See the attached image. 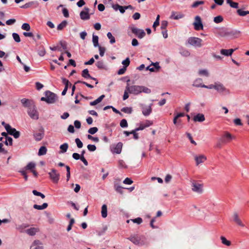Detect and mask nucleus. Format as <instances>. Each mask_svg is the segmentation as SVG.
<instances>
[{
    "label": "nucleus",
    "mask_w": 249,
    "mask_h": 249,
    "mask_svg": "<svg viewBox=\"0 0 249 249\" xmlns=\"http://www.w3.org/2000/svg\"><path fill=\"white\" fill-rule=\"evenodd\" d=\"M128 239L135 245L138 246H142L146 243V238L143 236L133 235L130 236Z\"/></svg>",
    "instance_id": "nucleus-1"
},
{
    "label": "nucleus",
    "mask_w": 249,
    "mask_h": 249,
    "mask_svg": "<svg viewBox=\"0 0 249 249\" xmlns=\"http://www.w3.org/2000/svg\"><path fill=\"white\" fill-rule=\"evenodd\" d=\"M202 40L198 37H190L187 40V43L195 47L200 48L203 45Z\"/></svg>",
    "instance_id": "nucleus-2"
},
{
    "label": "nucleus",
    "mask_w": 249,
    "mask_h": 249,
    "mask_svg": "<svg viewBox=\"0 0 249 249\" xmlns=\"http://www.w3.org/2000/svg\"><path fill=\"white\" fill-rule=\"evenodd\" d=\"M191 186L192 190L197 194H202L204 192L203 184L193 181L192 182Z\"/></svg>",
    "instance_id": "nucleus-3"
},
{
    "label": "nucleus",
    "mask_w": 249,
    "mask_h": 249,
    "mask_svg": "<svg viewBox=\"0 0 249 249\" xmlns=\"http://www.w3.org/2000/svg\"><path fill=\"white\" fill-rule=\"evenodd\" d=\"M5 128L8 133L11 135H13L16 139L19 138L20 136V132L17 131L14 128H12L9 124H5Z\"/></svg>",
    "instance_id": "nucleus-4"
},
{
    "label": "nucleus",
    "mask_w": 249,
    "mask_h": 249,
    "mask_svg": "<svg viewBox=\"0 0 249 249\" xmlns=\"http://www.w3.org/2000/svg\"><path fill=\"white\" fill-rule=\"evenodd\" d=\"M28 113L32 119L34 120H37L38 119V114L34 105L31 106L28 108Z\"/></svg>",
    "instance_id": "nucleus-5"
},
{
    "label": "nucleus",
    "mask_w": 249,
    "mask_h": 249,
    "mask_svg": "<svg viewBox=\"0 0 249 249\" xmlns=\"http://www.w3.org/2000/svg\"><path fill=\"white\" fill-rule=\"evenodd\" d=\"M215 90L219 93H229L230 91L222 83L219 82H215Z\"/></svg>",
    "instance_id": "nucleus-6"
},
{
    "label": "nucleus",
    "mask_w": 249,
    "mask_h": 249,
    "mask_svg": "<svg viewBox=\"0 0 249 249\" xmlns=\"http://www.w3.org/2000/svg\"><path fill=\"white\" fill-rule=\"evenodd\" d=\"M126 89L129 93L133 94H138L141 93V86H129L127 84Z\"/></svg>",
    "instance_id": "nucleus-7"
},
{
    "label": "nucleus",
    "mask_w": 249,
    "mask_h": 249,
    "mask_svg": "<svg viewBox=\"0 0 249 249\" xmlns=\"http://www.w3.org/2000/svg\"><path fill=\"white\" fill-rule=\"evenodd\" d=\"M193 25L194 26L195 29L196 31L203 30V25L201 21V19L199 16H197L195 17V21L193 23Z\"/></svg>",
    "instance_id": "nucleus-8"
},
{
    "label": "nucleus",
    "mask_w": 249,
    "mask_h": 249,
    "mask_svg": "<svg viewBox=\"0 0 249 249\" xmlns=\"http://www.w3.org/2000/svg\"><path fill=\"white\" fill-rule=\"evenodd\" d=\"M49 175L52 180L55 183L58 182L60 177L59 173L55 169H53L49 173Z\"/></svg>",
    "instance_id": "nucleus-9"
},
{
    "label": "nucleus",
    "mask_w": 249,
    "mask_h": 249,
    "mask_svg": "<svg viewBox=\"0 0 249 249\" xmlns=\"http://www.w3.org/2000/svg\"><path fill=\"white\" fill-rule=\"evenodd\" d=\"M132 32L134 34L139 38H142L145 36V33L143 30L136 27H131Z\"/></svg>",
    "instance_id": "nucleus-10"
},
{
    "label": "nucleus",
    "mask_w": 249,
    "mask_h": 249,
    "mask_svg": "<svg viewBox=\"0 0 249 249\" xmlns=\"http://www.w3.org/2000/svg\"><path fill=\"white\" fill-rule=\"evenodd\" d=\"M45 96L47 97V103L48 104H53L56 101V95L50 91H47L45 92Z\"/></svg>",
    "instance_id": "nucleus-11"
},
{
    "label": "nucleus",
    "mask_w": 249,
    "mask_h": 249,
    "mask_svg": "<svg viewBox=\"0 0 249 249\" xmlns=\"http://www.w3.org/2000/svg\"><path fill=\"white\" fill-rule=\"evenodd\" d=\"M89 8L85 7L84 8V11H82L80 13V18L83 20H87L89 19L90 16L89 14Z\"/></svg>",
    "instance_id": "nucleus-12"
},
{
    "label": "nucleus",
    "mask_w": 249,
    "mask_h": 249,
    "mask_svg": "<svg viewBox=\"0 0 249 249\" xmlns=\"http://www.w3.org/2000/svg\"><path fill=\"white\" fill-rule=\"evenodd\" d=\"M194 158L197 166L207 160V157L204 155H196Z\"/></svg>",
    "instance_id": "nucleus-13"
},
{
    "label": "nucleus",
    "mask_w": 249,
    "mask_h": 249,
    "mask_svg": "<svg viewBox=\"0 0 249 249\" xmlns=\"http://www.w3.org/2000/svg\"><path fill=\"white\" fill-rule=\"evenodd\" d=\"M160 63H151V64L146 67V70H149L152 72L158 71L160 69Z\"/></svg>",
    "instance_id": "nucleus-14"
},
{
    "label": "nucleus",
    "mask_w": 249,
    "mask_h": 249,
    "mask_svg": "<svg viewBox=\"0 0 249 249\" xmlns=\"http://www.w3.org/2000/svg\"><path fill=\"white\" fill-rule=\"evenodd\" d=\"M235 139V136L232 135L228 132H226L223 136V140L222 141L223 142H229L231 140Z\"/></svg>",
    "instance_id": "nucleus-15"
},
{
    "label": "nucleus",
    "mask_w": 249,
    "mask_h": 249,
    "mask_svg": "<svg viewBox=\"0 0 249 249\" xmlns=\"http://www.w3.org/2000/svg\"><path fill=\"white\" fill-rule=\"evenodd\" d=\"M233 220L239 226L244 227V224L242 222L241 220L239 218L238 214L237 213L235 212L232 215Z\"/></svg>",
    "instance_id": "nucleus-16"
},
{
    "label": "nucleus",
    "mask_w": 249,
    "mask_h": 249,
    "mask_svg": "<svg viewBox=\"0 0 249 249\" xmlns=\"http://www.w3.org/2000/svg\"><path fill=\"white\" fill-rule=\"evenodd\" d=\"M29 225L26 223H22L21 224L17 225L16 226V229L20 232H25V230L27 228H28Z\"/></svg>",
    "instance_id": "nucleus-17"
},
{
    "label": "nucleus",
    "mask_w": 249,
    "mask_h": 249,
    "mask_svg": "<svg viewBox=\"0 0 249 249\" xmlns=\"http://www.w3.org/2000/svg\"><path fill=\"white\" fill-rule=\"evenodd\" d=\"M240 31H233L228 32H226L225 33V36H231L232 37V38H237L240 35Z\"/></svg>",
    "instance_id": "nucleus-18"
},
{
    "label": "nucleus",
    "mask_w": 249,
    "mask_h": 249,
    "mask_svg": "<svg viewBox=\"0 0 249 249\" xmlns=\"http://www.w3.org/2000/svg\"><path fill=\"white\" fill-rule=\"evenodd\" d=\"M38 231L39 229L37 227H32L25 231V232L30 236L35 235Z\"/></svg>",
    "instance_id": "nucleus-19"
},
{
    "label": "nucleus",
    "mask_w": 249,
    "mask_h": 249,
    "mask_svg": "<svg viewBox=\"0 0 249 249\" xmlns=\"http://www.w3.org/2000/svg\"><path fill=\"white\" fill-rule=\"evenodd\" d=\"M82 76L84 77L85 78H90V79H93V80L95 81H96V83L95 84H98V81L97 80V79L95 78H93L92 77L90 74L89 73V71L88 69H84L82 72Z\"/></svg>",
    "instance_id": "nucleus-20"
},
{
    "label": "nucleus",
    "mask_w": 249,
    "mask_h": 249,
    "mask_svg": "<svg viewBox=\"0 0 249 249\" xmlns=\"http://www.w3.org/2000/svg\"><path fill=\"white\" fill-rule=\"evenodd\" d=\"M193 86L196 88H203L204 85L202 83V79L200 78H197L194 80Z\"/></svg>",
    "instance_id": "nucleus-21"
},
{
    "label": "nucleus",
    "mask_w": 249,
    "mask_h": 249,
    "mask_svg": "<svg viewBox=\"0 0 249 249\" xmlns=\"http://www.w3.org/2000/svg\"><path fill=\"white\" fill-rule=\"evenodd\" d=\"M151 106L152 104L148 106H144L142 107V113L143 115L148 116L151 113L152 111Z\"/></svg>",
    "instance_id": "nucleus-22"
},
{
    "label": "nucleus",
    "mask_w": 249,
    "mask_h": 249,
    "mask_svg": "<svg viewBox=\"0 0 249 249\" xmlns=\"http://www.w3.org/2000/svg\"><path fill=\"white\" fill-rule=\"evenodd\" d=\"M21 103L24 107H28V108L34 105L33 102L27 99H22L21 100Z\"/></svg>",
    "instance_id": "nucleus-23"
},
{
    "label": "nucleus",
    "mask_w": 249,
    "mask_h": 249,
    "mask_svg": "<svg viewBox=\"0 0 249 249\" xmlns=\"http://www.w3.org/2000/svg\"><path fill=\"white\" fill-rule=\"evenodd\" d=\"M195 122H202L205 120V117L203 114L198 113L193 118Z\"/></svg>",
    "instance_id": "nucleus-24"
},
{
    "label": "nucleus",
    "mask_w": 249,
    "mask_h": 249,
    "mask_svg": "<svg viewBox=\"0 0 249 249\" xmlns=\"http://www.w3.org/2000/svg\"><path fill=\"white\" fill-rule=\"evenodd\" d=\"M32 249H43V247L41 245L40 242L39 240H35L31 246Z\"/></svg>",
    "instance_id": "nucleus-25"
},
{
    "label": "nucleus",
    "mask_w": 249,
    "mask_h": 249,
    "mask_svg": "<svg viewBox=\"0 0 249 249\" xmlns=\"http://www.w3.org/2000/svg\"><path fill=\"white\" fill-rule=\"evenodd\" d=\"M198 74L201 76H205L208 77L209 76V72L207 69H199L198 71Z\"/></svg>",
    "instance_id": "nucleus-26"
},
{
    "label": "nucleus",
    "mask_w": 249,
    "mask_h": 249,
    "mask_svg": "<svg viewBox=\"0 0 249 249\" xmlns=\"http://www.w3.org/2000/svg\"><path fill=\"white\" fill-rule=\"evenodd\" d=\"M234 50L231 49L229 50L226 49H222L220 51V53L222 54L225 55V56H230L232 54L233 52H234Z\"/></svg>",
    "instance_id": "nucleus-27"
},
{
    "label": "nucleus",
    "mask_w": 249,
    "mask_h": 249,
    "mask_svg": "<svg viewBox=\"0 0 249 249\" xmlns=\"http://www.w3.org/2000/svg\"><path fill=\"white\" fill-rule=\"evenodd\" d=\"M112 6L115 11L119 10L122 14L124 13L125 12V8L124 6H121L118 4H113Z\"/></svg>",
    "instance_id": "nucleus-28"
},
{
    "label": "nucleus",
    "mask_w": 249,
    "mask_h": 249,
    "mask_svg": "<svg viewBox=\"0 0 249 249\" xmlns=\"http://www.w3.org/2000/svg\"><path fill=\"white\" fill-rule=\"evenodd\" d=\"M44 137L43 131H41L38 133H36L34 134V137L36 141H39L41 140Z\"/></svg>",
    "instance_id": "nucleus-29"
},
{
    "label": "nucleus",
    "mask_w": 249,
    "mask_h": 249,
    "mask_svg": "<svg viewBox=\"0 0 249 249\" xmlns=\"http://www.w3.org/2000/svg\"><path fill=\"white\" fill-rule=\"evenodd\" d=\"M122 145L123 144L121 142L118 143L113 149V152L116 154H120L122 151Z\"/></svg>",
    "instance_id": "nucleus-30"
},
{
    "label": "nucleus",
    "mask_w": 249,
    "mask_h": 249,
    "mask_svg": "<svg viewBox=\"0 0 249 249\" xmlns=\"http://www.w3.org/2000/svg\"><path fill=\"white\" fill-rule=\"evenodd\" d=\"M104 97H105V95H102L101 96L99 97L97 99H96L94 101L90 102V106L96 105L98 103H100L102 101V100L104 99Z\"/></svg>",
    "instance_id": "nucleus-31"
},
{
    "label": "nucleus",
    "mask_w": 249,
    "mask_h": 249,
    "mask_svg": "<svg viewBox=\"0 0 249 249\" xmlns=\"http://www.w3.org/2000/svg\"><path fill=\"white\" fill-rule=\"evenodd\" d=\"M101 214H102V216L103 218H106L107 216V206L106 204H104L102 206Z\"/></svg>",
    "instance_id": "nucleus-32"
},
{
    "label": "nucleus",
    "mask_w": 249,
    "mask_h": 249,
    "mask_svg": "<svg viewBox=\"0 0 249 249\" xmlns=\"http://www.w3.org/2000/svg\"><path fill=\"white\" fill-rule=\"evenodd\" d=\"M226 2L232 8L237 9L239 7L238 3L234 2L232 0H226Z\"/></svg>",
    "instance_id": "nucleus-33"
},
{
    "label": "nucleus",
    "mask_w": 249,
    "mask_h": 249,
    "mask_svg": "<svg viewBox=\"0 0 249 249\" xmlns=\"http://www.w3.org/2000/svg\"><path fill=\"white\" fill-rule=\"evenodd\" d=\"M47 206L48 204L47 203H44L42 205L35 204L34 205L33 207L35 209L41 210L46 209Z\"/></svg>",
    "instance_id": "nucleus-34"
},
{
    "label": "nucleus",
    "mask_w": 249,
    "mask_h": 249,
    "mask_svg": "<svg viewBox=\"0 0 249 249\" xmlns=\"http://www.w3.org/2000/svg\"><path fill=\"white\" fill-rule=\"evenodd\" d=\"M98 39L99 37L97 36L94 35V34L92 35V42L93 44V46L95 47H97L99 46L98 43Z\"/></svg>",
    "instance_id": "nucleus-35"
},
{
    "label": "nucleus",
    "mask_w": 249,
    "mask_h": 249,
    "mask_svg": "<svg viewBox=\"0 0 249 249\" xmlns=\"http://www.w3.org/2000/svg\"><path fill=\"white\" fill-rule=\"evenodd\" d=\"M124 64V67L122 69H120L118 71V74H119V75H121V74H124L125 71H126V68L129 66V64L130 63H123Z\"/></svg>",
    "instance_id": "nucleus-36"
},
{
    "label": "nucleus",
    "mask_w": 249,
    "mask_h": 249,
    "mask_svg": "<svg viewBox=\"0 0 249 249\" xmlns=\"http://www.w3.org/2000/svg\"><path fill=\"white\" fill-rule=\"evenodd\" d=\"M33 5H36V6L38 5V3L36 1H31L28 3H26L24 5L21 6L22 8H28L31 7Z\"/></svg>",
    "instance_id": "nucleus-37"
},
{
    "label": "nucleus",
    "mask_w": 249,
    "mask_h": 249,
    "mask_svg": "<svg viewBox=\"0 0 249 249\" xmlns=\"http://www.w3.org/2000/svg\"><path fill=\"white\" fill-rule=\"evenodd\" d=\"M47 151V150L45 146H41L39 149L38 155L39 156L44 155L46 154Z\"/></svg>",
    "instance_id": "nucleus-38"
},
{
    "label": "nucleus",
    "mask_w": 249,
    "mask_h": 249,
    "mask_svg": "<svg viewBox=\"0 0 249 249\" xmlns=\"http://www.w3.org/2000/svg\"><path fill=\"white\" fill-rule=\"evenodd\" d=\"M36 164L34 162H30L27 165L25 168L26 170H30L32 171V170H34Z\"/></svg>",
    "instance_id": "nucleus-39"
},
{
    "label": "nucleus",
    "mask_w": 249,
    "mask_h": 249,
    "mask_svg": "<svg viewBox=\"0 0 249 249\" xmlns=\"http://www.w3.org/2000/svg\"><path fill=\"white\" fill-rule=\"evenodd\" d=\"M68 148V144L67 143H64L63 144L61 145L60 146V149H61L60 153H64L67 151Z\"/></svg>",
    "instance_id": "nucleus-40"
},
{
    "label": "nucleus",
    "mask_w": 249,
    "mask_h": 249,
    "mask_svg": "<svg viewBox=\"0 0 249 249\" xmlns=\"http://www.w3.org/2000/svg\"><path fill=\"white\" fill-rule=\"evenodd\" d=\"M151 92V90L144 86H141V93L144 92L147 94L150 93Z\"/></svg>",
    "instance_id": "nucleus-41"
},
{
    "label": "nucleus",
    "mask_w": 249,
    "mask_h": 249,
    "mask_svg": "<svg viewBox=\"0 0 249 249\" xmlns=\"http://www.w3.org/2000/svg\"><path fill=\"white\" fill-rule=\"evenodd\" d=\"M67 24V22L66 20L63 21L61 23L58 24L57 27L58 30H61L64 28Z\"/></svg>",
    "instance_id": "nucleus-42"
},
{
    "label": "nucleus",
    "mask_w": 249,
    "mask_h": 249,
    "mask_svg": "<svg viewBox=\"0 0 249 249\" xmlns=\"http://www.w3.org/2000/svg\"><path fill=\"white\" fill-rule=\"evenodd\" d=\"M220 239L221 240V242H222V244H223L227 246H231V242L230 241L227 240V239L225 237L221 236L220 237Z\"/></svg>",
    "instance_id": "nucleus-43"
},
{
    "label": "nucleus",
    "mask_w": 249,
    "mask_h": 249,
    "mask_svg": "<svg viewBox=\"0 0 249 249\" xmlns=\"http://www.w3.org/2000/svg\"><path fill=\"white\" fill-rule=\"evenodd\" d=\"M5 141L4 142L6 145H12L13 144V139L11 137H8L5 138Z\"/></svg>",
    "instance_id": "nucleus-44"
},
{
    "label": "nucleus",
    "mask_w": 249,
    "mask_h": 249,
    "mask_svg": "<svg viewBox=\"0 0 249 249\" xmlns=\"http://www.w3.org/2000/svg\"><path fill=\"white\" fill-rule=\"evenodd\" d=\"M183 17V15L182 14L175 15V13L174 12L172 13V15L171 16V18H173L174 19H178L179 18H182Z\"/></svg>",
    "instance_id": "nucleus-45"
},
{
    "label": "nucleus",
    "mask_w": 249,
    "mask_h": 249,
    "mask_svg": "<svg viewBox=\"0 0 249 249\" xmlns=\"http://www.w3.org/2000/svg\"><path fill=\"white\" fill-rule=\"evenodd\" d=\"M107 36L108 38V39H110V43L111 44H113L115 42V39L110 32H108L107 34Z\"/></svg>",
    "instance_id": "nucleus-46"
},
{
    "label": "nucleus",
    "mask_w": 249,
    "mask_h": 249,
    "mask_svg": "<svg viewBox=\"0 0 249 249\" xmlns=\"http://www.w3.org/2000/svg\"><path fill=\"white\" fill-rule=\"evenodd\" d=\"M62 51L63 50H66L67 49V43L65 41H61L58 44Z\"/></svg>",
    "instance_id": "nucleus-47"
},
{
    "label": "nucleus",
    "mask_w": 249,
    "mask_h": 249,
    "mask_svg": "<svg viewBox=\"0 0 249 249\" xmlns=\"http://www.w3.org/2000/svg\"><path fill=\"white\" fill-rule=\"evenodd\" d=\"M121 111L125 113L131 114L132 113V109L131 107H124L122 108Z\"/></svg>",
    "instance_id": "nucleus-48"
},
{
    "label": "nucleus",
    "mask_w": 249,
    "mask_h": 249,
    "mask_svg": "<svg viewBox=\"0 0 249 249\" xmlns=\"http://www.w3.org/2000/svg\"><path fill=\"white\" fill-rule=\"evenodd\" d=\"M223 20V18L221 16H218L214 18L213 21L216 23L221 22Z\"/></svg>",
    "instance_id": "nucleus-49"
},
{
    "label": "nucleus",
    "mask_w": 249,
    "mask_h": 249,
    "mask_svg": "<svg viewBox=\"0 0 249 249\" xmlns=\"http://www.w3.org/2000/svg\"><path fill=\"white\" fill-rule=\"evenodd\" d=\"M237 13L240 16H245L249 13V11H245L242 10L241 9H238L237 11Z\"/></svg>",
    "instance_id": "nucleus-50"
},
{
    "label": "nucleus",
    "mask_w": 249,
    "mask_h": 249,
    "mask_svg": "<svg viewBox=\"0 0 249 249\" xmlns=\"http://www.w3.org/2000/svg\"><path fill=\"white\" fill-rule=\"evenodd\" d=\"M12 36H13L14 40L16 42L18 43L20 41V38L19 36L17 33H13Z\"/></svg>",
    "instance_id": "nucleus-51"
},
{
    "label": "nucleus",
    "mask_w": 249,
    "mask_h": 249,
    "mask_svg": "<svg viewBox=\"0 0 249 249\" xmlns=\"http://www.w3.org/2000/svg\"><path fill=\"white\" fill-rule=\"evenodd\" d=\"M204 3V1L203 0L196 1L192 5V7L196 8L199 5H202Z\"/></svg>",
    "instance_id": "nucleus-52"
},
{
    "label": "nucleus",
    "mask_w": 249,
    "mask_h": 249,
    "mask_svg": "<svg viewBox=\"0 0 249 249\" xmlns=\"http://www.w3.org/2000/svg\"><path fill=\"white\" fill-rule=\"evenodd\" d=\"M45 53L46 51L43 47H40L38 51V54L41 56H44L45 54Z\"/></svg>",
    "instance_id": "nucleus-53"
},
{
    "label": "nucleus",
    "mask_w": 249,
    "mask_h": 249,
    "mask_svg": "<svg viewBox=\"0 0 249 249\" xmlns=\"http://www.w3.org/2000/svg\"><path fill=\"white\" fill-rule=\"evenodd\" d=\"M22 29L29 31L30 30V26L28 23H24L21 26Z\"/></svg>",
    "instance_id": "nucleus-54"
},
{
    "label": "nucleus",
    "mask_w": 249,
    "mask_h": 249,
    "mask_svg": "<svg viewBox=\"0 0 249 249\" xmlns=\"http://www.w3.org/2000/svg\"><path fill=\"white\" fill-rule=\"evenodd\" d=\"M75 142L76 143L77 146L79 148H81L83 147V143L79 138H76L75 140Z\"/></svg>",
    "instance_id": "nucleus-55"
},
{
    "label": "nucleus",
    "mask_w": 249,
    "mask_h": 249,
    "mask_svg": "<svg viewBox=\"0 0 249 249\" xmlns=\"http://www.w3.org/2000/svg\"><path fill=\"white\" fill-rule=\"evenodd\" d=\"M98 131V128L96 127H93L89 128L88 130V132L90 134H94Z\"/></svg>",
    "instance_id": "nucleus-56"
},
{
    "label": "nucleus",
    "mask_w": 249,
    "mask_h": 249,
    "mask_svg": "<svg viewBox=\"0 0 249 249\" xmlns=\"http://www.w3.org/2000/svg\"><path fill=\"white\" fill-rule=\"evenodd\" d=\"M120 125L122 127H123V128L126 127L128 125L127 122L126 120L125 119L122 120L121 121Z\"/></svg>",
    "instance_id": "nucleus-57"
},
{
    "label": "nucleus",
    "mask_w": 249,
    "mask_h": 249,
    "mask_svg": "<svg viewBox=\"0 0 249 249\" xmlns=\"http://www.w3.org/2000/svg\"><path fill=\"white\" fill-rule=\"evenodd\" d=\"M87 148L89 151L93 152L96 150V147L93 144H89L87 146Z\"/></svg>",
    "instance_id": "nucleus-58"
},
{
    "label": "nucleus",
    "mask_w": 249,
    "mask_h": 249,
    "mask_svg": "<svg viewBox=\"0 0 249 249\" xmlns=\"http://www.w3.org/2000/svg\"><path fill=\"white\" fill-rule=\"evenodd\" d=\"M167 25H168V22L167 21H166V20L162 21L161 23L160 28L163 30H166V28L167 26Z\"/></svg>",
    "instance_id": "nucleus-59"
},
{
    "label": "nucleus",
    "mask_w": 249,
    "mask_h": 249,
    "mask_svg": "<svg viewBox=\"0 0 249 249\" xmlns=\"http://www.w3.org/2000/svg\"><path fill=\"white\" fill-rule=\"evenodd\" d=\"M180 53L182 55L184 56H188L190 55V52L188 51L185 49H182L180 51Z\"/></svg>",
    "instance_id": "nucleus-60"
},
{
    "label": "nucleus",
    "mask_w": 249,
    "mask_h": 249,
    "mask_svg": "<svg viewBox=\"0 0 249 249\" xmlns=\"http://www.w3.org/2000/svg\"><path fill=\"white\" fill-rule=\"evenodd\" d=\"M134 223H137L138 224H140L142 222V219L141 217H138L135 219H131Z\"/></svg>",
    "instance_id": "nucleus-61"
},
{
    "label": "nucleus",
    "mask_w": 249,
    "mask_h": 249,
    "mask_svg": "<svg viewBox=\"0 0 249 249\" xmlns=\"http://www.w3.org/2000/svg\"><path fill=\"white\" fill-rule=\"evenodd\" d=\"M66 168L67 170V181H69L70 178L71 173H70V168L69 166L66 165Z\"/></svg>",
    "instance_id": "nucleus-62"
},
{
    "label": "nucleus",
    "mask_w": 249,
    "mask_h": 249,
    "mask_svg": "<svg viewBox=\"0 0 249 249\" xmlns=\"http://www.w3.org/2000/svg\"><path fill=\"white\" fill-rule=\"evenodd\" d=\"M233 123L236 125H242L243 124L241 122V120L239 118L235 119L233 120Z\"/></svg>",
    "instance_id": "nucleus-63"
},
{
    "label": "nucleus",
    "mask_w": 249,
    "mask_h": 249,
    "mask_svg": "<svg viewBox=\"0 0 249 249\" xmlns=\"http://www.w3.org/2000/svg\"><path fill=\"white\" fill-rule=\"evenodd\" d=\"M123 183L125 184H131L133 183V181L128 178H126L123 181Z\"/></svg>",
    "instance_id": "nucleus-64"
}]
</instances>
